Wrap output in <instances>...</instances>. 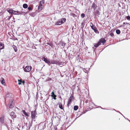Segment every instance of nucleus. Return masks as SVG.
I'll list each match as a JSON object with an SVG mask.
<instances>
[{"instance_id": "nucleus-1", "label": "nucleus", "mask_w": 130, "mask_h": 130, "mask_svg": "<svg viewBox=\"0 0 130 130\" xmlns=\"http://www.w3.org/2000/svg\"><path fill=\"white\" fill-rule=\"evenodd\" d=\"M8 101V105L10 108H12L14 105V101L13 100V98H11L10 99L7 100Z\"/></svg>"}, {"instance_id": "nucleus-2", "label": "nucleus", "mask_w": 130, "mask_h": 130, "mask_svg": "<svg viewBox=\"0 0 130 130\" xmlns=\"http://www.w3.org/2000/svg\"><path fill=\"white\" fill-rule=\"evenodd\" d=\"M44 3L45 2L44 0H42L40 1L38 9V10L39 11H40L44 7Z\"/></svg>"}, {"instance_id": "nucleus-3", "label": "nucleus", "mask_w": 130, "mask_h": 130, "mask_svg": "<svg viewBox=\"0 0 130 130\" xmlns=\"http://www.w3.org/2000/svg\"><path fill=\"white\" fill-rule=\"evenodd\" d=\"M74 99V97L73 95H72L69 98L67 103V106L68 107H69L70 105Z\"/></svg>"}, {"instance_id": "nucleus-4", "label": "nucleus", "mask_w": 130, "mask_h": 130, "mask_svg": "<svg viewBox=\"0 0 130 130\" xmlns=\"http://www.w3.org/2000/svg\"><path fill=\"white\" fill-rule=\"evenodd\" d=\"M32 69V67L31 66H27L24 68V70L26 72H29L31 71Z\"/></svg>"}, {"instance_id": "nucleus-5", "label": "nucleus", "mask_w": 130, "mask_h": 130, "mask_svg": "<svg viewBox=\"0 0 130 130\" xmlns=\"http://www.w3.org/2000/svg\"><path fill=\"white\" fill-rule=\"evenodd\" d=\"M36 109H35L34 111H32L31 113V116L32 119H35L36 117V115L37 114Z\"/></svg>"}, {"instance_id": "nucleus-6", "label": "nucleus", "mask_w": 130, "mask_h": 130, "mask_svg": "<svg viewBox=\"0 0 130 130\" xmlns=\"http://www.w3.org/2000/svg\"><path fill=\"white\" fill-rule=\"evenodd\" d=\"M5 117V116L4 115H3L1 116L0 117V122L2 124L4 123Z\"/></svg>"}, {"instance_id": "nucleus-7", "label": "nucleus", "mask_w": 130, "mask_h": 130, "mask_svg": "<svg viewBox=\"0 0 130 130\" xmlns=\"http://www.w3.org/2000/svg\"><path fill=\"white\" fill-rule=\"evenodd\" d=\"M11 95L10 96V94H9V93H7V94L5 96V101H6V100H8L10 99H11V98H13L12 97Z\"/></svg>"}, {"instance_id": "nucleus-8", "label": "nucleus", "mask_w": 130, "mask_h": 130, "mask_svg": "<svg viewBox=\"0 0 130 130\" xmlns=\"http://www.w3.org/2000/svg\"><path fill=\"white\" fill-rule=\"evenodd\" d=\"M50 64H60V62L59 61H57L56 60H53L50 61Z\"/></svg>"}, {"instance_id": "nucleus-9", "label": "nucleus", "mask_w": 130, "mask_h": 130, "mask_svg": "<svg viewBox=\"0 0 130 130\" xmlns=\"http://www.w3.org/2000/svg\"><path fill=\"white\" fill-rule=\"evenodd\" d=\"M106 42V40H105L104 39L102 38L99 40L98 42L100 45L101 44V43H102L104 45Z\"/></svg>"}, {"instance_id": "nucleus-10", "label": "nucleus", "mask_w": 130, "mask_h": 130, "mask_svg": "<svg viewBox=\"0 0 130 130\" xmlns=\"http://www.w3.org/2000/svg\"><path fill=\"white\" fill-rule=\"evenodd\" d=\"M91 29L94 30V32L96 33L99 34V32L98 30H97L96 27L94 25L93 26H91Z\"/></svg>"}, {"instance_id": "nucleus-11", "label": "nucleus", "mask_w": 130, "mask_h": 130, "mask_svg": "<svg viewBox=\"0 0 130 130\" xmlns=\"http://www.w3.org/2000/svg\"><path fill=\"white\" fill-rule=\"evenodd\" d=\"M42 59V60L44 61L46 63L49 64L50 63V61L48 60L47 58H45L44 57H43Z\"/></svg>"}, {"instance_id": "nucleus-12", "label": "nucleus", "mask_w": 130, "mask_h": 130, "mask_svg": "<svg viewBox=\"0 0 130 130\" xmlns=\"http://www.w3.org/2000/svg\"><path fill=\"white\" fill-rule=\"evenodd\" d=\"M1 83L4 85H5V80L2 77L1 79Z\"/></svg>"}, {"instance_id": "nucleus-13", "label": "nucleus", "mask_w": 130, "mask_h": 130, "mask_svg": "<svg viewBox=\"0 0 130 130\" xmlns=\"http://www.w3.org/2000/svg\"><path fill=\"white\" fill-rule=\"evenodd\" d=\"M7 11L9 13L11 14V15H12L13 10H12L11 9H9V8H8L7 9Z\"/></svg>"}, {"instance_id": "nucleus-14", "label": "nucleus", "mask_w": 130, "mask_h": 130, "mask_svg": "<svg viewBox=\"0 0 130 130\" xmlns=\"http://www.w3.org/2000/svg\"><path fill=\"white\" fill-rule=\"evenodd\" d=\"M62 20L58 21L55 23V24L56 25H60L63 23Z\"/></svg>"}, {"instance_id": "nucleus-15", "label": "nucleus", "mask_w": 130, "mask_h": 130, "mask_svg": "<svg viewBox=\"0 0 130 130\" xmlns=\"http://www.w3.org/2000/svg\"><path fill=\"white\" fill-rule=\"evenodd\" d=\"M10 115L12 118H14L16 117L15 114L14 112H11Z\"/></svg>"}, {"instance_id": "nucleus-16", "label": "nucleus", "mask_w": 130, "mask_h": 130, "mask_svg": "<svg viewBox=\"0 0 130 130\" xmlns=\"http://www.w3.org/2000/svg\"><path fill=\"white\" fill-rule=\"evenodd\" d=\"M51 96L52 97H54L53 98L54 100H56V95L54 94V91L52 92L51 93Z\"/></svg>"}, {"instance_id": "nucleus-17", "label": "nucleus", "mask_w": 130, "mask_h": 130, "mask_svg": "<svg viewBox=\"0 0 130 130\" xmlns=\"http://www.w3.org/2000/svg\"><path fill=\"white\" fill-rule=\"evenodd\" d=\"M85 103L86 104V106L87 107H89L90 106V102L88 100H86L85 101Z\"/></svg>"}, {"instance_id": "nucleus-18", "label": "nucleus", "mask_w": 130, "mask_h": 130, "mask_svg": "<svg viewBox=\"0 0 130 130\" xmlns=\"http://www.w3.org/2000/svg\"><path fill=\"white\" fill-rule=\"evenodd\" d=\"M4 44L3 43L0 42V49H2L4 48Z\"/></svg>"}, {"instance_id": "nucleus-19", "label": "nucleus", "mask_w": 130, "mask_h": 130, "mask_svg": "<svg viewBox=\"0 0 130 130\" xmlns=\"http://www.w3.org/2000/svg\"><path fill=\"white\" fill-rule=\"evenodd\" d=\"M22 112L27 117H28L29 116L25 112V110H22Z\"/></svg>"}, {"instance_id": "nucleus-20", "label": "nucleus", "mask_w": 130, "mask_h": 130, "mask_svg": "<svg viewBox=\"0 0 130 130\" xmlns=\"http://www.w3.org/2000/svg\"><path fill=\"white\" fill-rule=\"evenodd\" d=\"M13 48H14L15 52H17V47L15 45H13L12 46Z\"/></svg>"}, {"instance_id": "nucleus-21", "label": "nucleus", "mask_w": 130, "mask_h": 130, "mask_svg": "<svg viewBox=\"0 0 130 130\" xmlns=\"http://www.w3.org/2000/svg\"><path fill=\"white\" fill-rule=\"evenodd\" d=\"M23 7L24 8H26L28 7V5L26 4H25L23 5Z\"/></svg>"}, {"instance_id": "nucleus-22", "label": "nucleus", "mask_w": 130, "mask_h": 130, "mask_svg": "<svg viewBox=\"0 0 130 130\" xmlns=\"http://www.w3.org/2000/svg\"><path fill=\"white\" fill-rule=\"evenodd\" d=\"M18 81L19 82L18 83V84L19 85H20L21 84V83H22V79H20V80L18 79Z\"/></svg>"}, {"instance_id": "nucleus-23", "label": "nucleus", "mask_w": 130, "mask_h": 130, "mask_svg": "<svg viewBox=\"0 0 130 130\" xmlns=\"http://www.w3.org/2000/svg\"><path fill=\"white\" fill-rule=\"evenodd\" d=\"M78 108V106H75L74 107V110H77Z\"/></svg>"}, {"instance_id": "nucleus-24", "label": "nucleus", "mask_w": 130, "mask_h": 130, "mask_svg": "<svg viewBox=\"0 0 130 130\" xmlns=\"http://www.w3.org/2000/svg\"><path fill=\"white\" fill-rule=\"evenodd\" d=\"M116 32L118 34H119L120 33V31L119 29H117L116 30Z\"/></svg>"}, {"instance_id": "nucleus-25", "label": "nucleus", "mask_w": 130, "mask_h": 130, "mask_svg": "<svg viewBox=\"0 0 130 130\" xmlns=\"http://www.w3.org/2000/svg\"><path fill=\"white\" fill-rule=\"evenodd\" d=\"M100 45V44L98 42L97 44L94 45V46L96 47H98Z\"/></svg>"}, {"instance_id": "nucleus-26", "label": "nucleus", "mask_w": 130, "mask_h": 130, "mask_svg": "<svg viewBox=\"0 0 130 130\" xmlns=\"http://www.w3.org/2000/svg\"><path fill=\"white\" fill-rule=\"evenodd\" d=\"M14 14L15 15L17 14V11H14L13 10V14Z\"/></svg>"}, {"instance_id": "nucleus-27", "label": "nucleus", "mask_w": 130, "mask_h": 130, "mask_svg": "<svg viewBox=\"0 0 130 130\" xmlns=\"http://www.w3.org/2000/svg\"><path fill=\"white\" fill-rule=\"evenodd\" d=\"M81 16L82 18H84L85 17V14L84 13H82L81 14Z\"/></svg>"}, {"instance_id": "nucleus-28", "label": "nucleus", "mask_w": 130, "mask_h": 130, "mask_svg": "<svg viewBox=\"0 0 130 130\" xmlns=\"http://www.w3.org/2000/svg\"><path fill=\"white\" fill-rule=\"evenodd\" d=\"M22 14V13L20 11H17V15L21 14Z\"/></svg>"}, {"instance_id": "nucleus-29", "label": "nucleus", "mask_w": 130, "mask_h": 130, "mask_svg": "<svg viewBox=\"0 0 130 130\" xmlns=\"http://www.w3.org/2000/svg\"><path fill=\"white\" fill-rule=\"evenodd\" d=\"M59 107L61 109H63V107H62V104L61 105H59Z\"/></svg>"}, {"instance_id": "nucleus-30", "label": "nucleus", "mask_w": 130, "mask_h": 130, "mask_svg": "<svg viewBox=\"0 0 130 130\" xmlns=\"http://www.w3.org/2000/svg\"><path fill=\"white\" fill-rule=\"evenodd\" d=\"M28 9L29 10H32V7H29Z\"/></svg>"}, {"instance_id": "nucleus-31", "label": "nucleus", "mask_w": 130, "mask_h": 130, "mask_svg": "<svg viewBox=\"0 0 130 130\" xmlns=\"http://www.w3.org/2000/svg\"><path fill=\"white\" fill-rule=\"evenodd\" d=\"M126 19L128 20H130V17L129 16H127L126 17Z\"/></svg>"}, {"instance_id": "nucleus-32", "label": "nucleus", "mask_w": 130, "mask_h": 130, "mask_svg": "<svg viewBox=\"0 0 130 130\" xmlns=\"http://www.w3.org/2000/svg\"><path fill=\"white\" fill-rule=\"evenodd\" d=\"M110 35L111 37H113L114 36V34L112 32H111L110 34Z\"/></svg>"}, {"instance_id": "nucleus-33", "label": "nucleus", "mask_w": 130, "mask_h": 130, "mask_svg": "<svg viewBox=\"0 0 130 130\" xmlns=\"http://www.w3.org/2000/svg\"><path fill=\"white\" fill-rule=\"evenodd\" d=\"M90 26H93L94 25H93V24L92 23V22H90Z\"/></svg>"}, {"instance_id": "nucleus-34", "label": "nucleus", "mask_w": 130, "mask_h": 130, "mask_svg": "<svg viewBox=\"0 0 130 130\" xmlns=\"http://www.w3.org/2000/svg\"><path fill=\"white\" fill-rule=\"evenodd\" d=\"M66 19L65 18H62L61 19V20H62V21H64V22H65L66 21Z\"/></svg>"}, {"instance_id": "nucleus-35", "label": "nucleus", "mask_w": 130, "mask_h": 130, "mask_svg": "<svg viewBox=\"0 0 130 130\" xmlns=\"http://www.w3.org/2000/svg\"><path fill=\"white\" fill-rule=\"evenodd\" d=\"M95 4L94 3H93V4H92V7L93 8H94V7L95 8Z\"/></svg>"}, {"instance_id": "nucleus-36", "label": "nucleus", "mask_w": 130, "mask_h": 130, "mask_svg": "<svg viewBox=\"0 0 130 130\" xmlns=\"http://www.w3.org/2000/svg\"><path fill=\"white\" fill-rule=\"evenodd\" d=\"M12 15H11L10 17H9V18L8 19V20H10V19L11 18V17H12Z\"/></svg>"}, {"instance_id": "nucleus-37", "label": "nucleus", "mask_w": 130, "mask_h": 130, "mask_svg": "<svg viewBox=\"0 0 130 130\" xmlns=\"http://www.w3.org/2000/svg\"><path fill=\"white\" fill-rule=\"evenodd\" d=\"M22 83H23V85H24L25 82L24 80H23V81H22Z\"/></svg>"}, {"instance_id": "nucleus-38", "label": "nucleus", "mask_w": 130, "mask_h": 130, "mask_svg": "<svg viewBox=\"0 0 130 130\" xmlns=\"http://www.w3.org/2000/svg\"><path fill=\"white\" fill-rule=\"evenodd\" d=\"M84 71L86 73V72H87V71L86 70H85V71Z\"/></svg>"}, {"instance_id": "nucleus-39", "label": "nucleus", "mask_w": 130, "mask_h": 130, "mask_svg": "<svg viewBox=\"0 0 130 130\" xmlns=\"http://www.w3.org/2000/svg\"><path fill=\"white\" fill-rule=\"evenodd\" d=\"M125 24V22H124V23H123V24Z\"/></svg>"}]
</instances>
